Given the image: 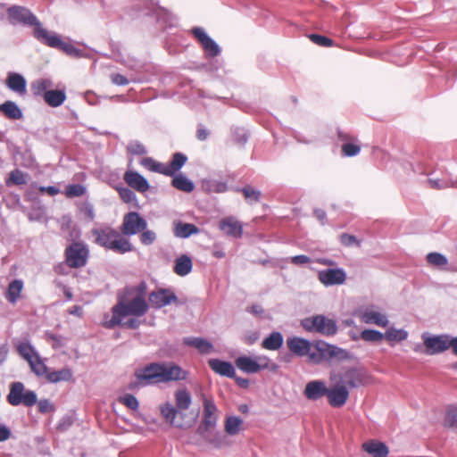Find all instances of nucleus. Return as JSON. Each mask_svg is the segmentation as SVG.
<instances>
[{
    "instance_id": "nucleus-1",
    "label": "nucleus",
    "mask_w": 457,
    "mask_h": 457,
    "mask_svg": "<svg viewBox=\"0 0 457 457\" xmlns=\"http://www.w3.org/2000/svg\"><path fill=\"white\" fill-rule=\"evenodd\" d=\"M135 380L129 384V389L135 390L151 384L184 380L187 372L177 364L151 363L135 371Z\"/></svg>"
},
{
    "instance_id": "nucleus-2",
    "label": "nucleus",
    "mask_w": 457,
    "mask_h": 457,
    "mask_svg": "<svg viewBox=\"0 0 457 457\" xmlns=\"http://www.w3.org/2000/svg\"><path fill=\"white\" fill-rule=\"evenodd\" d=\"M149 305L142 295H137L131 300H120L112 309V316L108 320L109 314H105L103 325L106 328H112L127 316L142 317L148 311Z\"/></svg>"
},
{
    "instance_id": "nucleus-3",
    "label": "nucleus",
    "mask_w": 457,
    "mask_h": 457,
    "mask_svg": "<svg viewBox=\"0 0 457 457\" xmlns=\"http://www.w3.org/2000/svg\"><path fill=\"white\" fill-rule=\"evenodd\" d=\"M92 235L97 245L115 253H126L133 250L129 240L123 237L122 233L109 226L92 229Z\"/></svg>"
},
{
    "instance_id": "nucleus-4",
    "label": "nucleus",
    "mask_w": 457,
    "mask_h": 457,
    "mask_svg": "<svg viewBox=\"0 0 457 457\" xmlns=\"http://www.w3.org/2000/svg\"><path fill=\"white\" fill-rule=\"evenodd\" d=\"M329 380L338 381L345 385L346 388L353 389L367 386L371 380V376L362 367H343L331 370Z\"/></svg>"
},
{
    "instance_id": "nucleus-5",
    "label": "nucleus",
    "mask_w": 457,
    "mask_h": 457,
    "mask_svg": "<svg viewBox=\"0 0 457 457\" xmlns=\"http://www.w3.org/2000/svg\"><path fill=\"white\" fill-rule=\"evenodd\" d=\"M6 400L12 406L31 407L37 403V396L34 391L27 390L22 382L16 381L10 384Z\"/></svg>"
},
{
    "instance_id": "nucleus-6",
    "label": "nucleus",
    "mask_w": 457,
    "mask_h": 457,
    "mask_svg": "<svg viewBox=\"0 0 457 457\" xmlns=\"http://www.w3.org/2000/svg\"><path fill=\"white\" fill-rule=\"evenodd\" d=\"M236 366L244 373L254 374L263 370H275L276 365L270 367V360L266 355L247 356L243 355L236 359Z\"/></svg>"
},
{
    "instance_id": "nucleus-7",
    "label": "nucleus",
    "mask_w": 457,
    "mask_h": 457,
    "mask_svg": "<svg viewBox=\"0 0 457 457\" xmlns=\"http://www.w3.org/2000/svg\"><path fill=\"white\" fill-rule=\"evenodd\" d=\"M301 325L306 331L316 332L324 336H334L337 331L336 321L324 315L307 317L302 320Z\"/></svg>"
},
{
    "instance_id": "nucleus-8",
    "label": "nucleus",
    "mask_w": 457,
    "mask_h": 457,
    "mask_svg": "<svg viewBox=\"0 0 457 457\" xmlns=\"http://www.w3.org/2000/svg\"><path fill=\"white\" fill-rule=\"evenodd\" d=\"M203 418L202 422L197 428V432L207 438L206 433L213 430L218 423V408L212 398L204 397L203 399Z\"/></svg>"
},
{
    "instance_id": "nucleus-9",
    "label": "nucleus",
    "mask_w": 457,
    "mask_h": 457,
    "mask_svg": "<svg viewBox=\"0 0 457 457\" xmlns=\"http://www.w3.org/2000/svg\"><path fill=\"white\" fill-rule=\"evenodd\" d=\"M347 353L335 345H331L323 342L318 343L312 347L311 345L310 353H307L309 361L312 363L318 364L327 358L332 357H345Z\"/></svg>"
},
{
    "instance_id": "nucleus-10",
    "label": "nucleus",
    "mask_w": 457,
    "mask_h": 457,
    "mask_svg": "<svg viewBox=\"0 0 457 457\" xmlns=\"http://www.w3.org/2000/svg\"><path fill=\"white\" fill-rule=\"evenodd\" d=\"M424 353L428 355H436L448 350V334L434 335L424 332L421 335Z\"/></svg>"
},
{
    "instance_id": "nucleus-11",
    "label": "nucleus",
    "mask_w": 457,
    "mask_h": 457,
    "mask_svg": "<svg viewBox=\"0 0 457 457\" xmlns=\"http://www.w3.org/2000/svg\"><path fill=\"white\" fill-rule=\"evenodd\" d=\"M66 262L71 268H80L87 264L88 249L82 242H74L65 250Z\"/></svg>"
},
{
    "instance_id": "nucleus-12",
    "label": "nucleus",
    "mask_w": 457,
    "mask_h": 457,
    "mask_svg": "<svg viewBox=\"0 0 457 457\" xmlns=\"http://www.w3.org/2000/svg\"><path fill=\"white\" fill-rule=\"evenodd\" d=\"M147 227L146 220L137 212H129L124 215L120 232L123 237L138 234Z\"/></svg>"
},
{
    "instance_id": "nucleus-13",
    "label": "nucleus",
    "mask_w": 457,
    "mask_h": 457,
    "mask_svg": "<svg viewBox=\"0 0 457 457\" xmlns=\"http://www.w3.org/2000/svg\"><path fill=\"white\" fill-rule=\"evenodd\" d=\"M329 381L331 386L328 388V403L334 408H340L344 406L349 399V389L345 387V385H343L338 381Z\"/></svg>"
},
{
    "instance_id": "nucleus-14",
    "label": "nucleus",
    "mask_w": 457,
    "mask_h": 457,
    "mask_svg": "<svg viewBox=\"0 0 457 457\" xmlns=\"http://www.w3.org/2000/svg\"><path fill=\"white\" fill-rule=\"evenodd\" d=\"M359 318L365 324L376 325L380 328H386L389 324L387 315L376 306H369L361 310Z\"/></svg>"
},
{
    "instance_id": "nucleus-15",
    "label": "nucleus",
    "mask_w": 457,
    "mask_h": 457,
    "mask_svg": "<svg viewBox=\"0 0 457 457\" xmlns=\"http://www.w3.org/2000/svg\"><path fill=\"white\" fill-rule=\"evenodd\" d=\"M10 22L12 24L21 23L27 26H35L37 18L26 7L14 5L7 10Z\"/></svg>"
},
{
    "instance_id": "nucleus-16",
    "label": "nucleus",
    "mask_w": 457,
    "mask_h": 457,
    "mask_svg": "<svg viewBox=\"0 0 457 457\" xmlns=\"http://www.w3.org/2000/svg\"><path fill=\"white\" fill-rule=\"evenodd\" d=\"M148 301L151 307L161 309L169 304L178 303V297L172 290L161 288L151 292L148 295Z\"/></svg>"
},
{
    "instance_id": "nucleus-17",
    "label": "nucleus",
    "mask_w": 457,
    "mask_h": 457,
    "mask_svg": "<svg viewBox=\"0 0 457 457\" xmlns=\"http://www.w3.org/2000/svg\"><path fill=\"white\" fill-rule=\"evenodd\" d=\"M318 278L325 287L343 285L346 280V272L342 268L320 270Z\"/></svg>"
},
{
    "instance_id": "nucleus-18",
    "label": "nucleus",
    "mask_w": 457,
    "mask_h": 457,
    "mask_svg": "<svg viewBox=\"0 0 457 457\" xmlns=\"http://www.w3.org/2000/svg\"><path fill=\"white\" fill-rule=\"evenodd\" d=\"M33 35L40 43L52 48H56L62 38L60 35L45 29L39 21L34 26Z\"/></svg>"
},
{
    "instance_id": "nucleus-19",
    "label": "nucleus",
    "mask_w": 457,
    "mask_h": 457,
    "mask_svg": "<svg viewBox=\"0 0 457 457\" xmlns=\"http://www.w3.org/2000/svg\"><path fill=\"white\" fill-rule=\"evenodd\" d=\"M328 386L322 380H312L304 387L303 395L310 401H317L327 396Z\"/></svg>"
},
{
    "instance_id": "nucleus-20",
    "label": "nucleus",
    "mask_w": 457,
    "mask_h": 457,
    "mask_svg": "<svg viewBox=\"0 0 457 457\" xmlns=\"http://www.w3.org/2000/svg\"><path fill=\"white\" fill-rule=\"evenodd\" d=\"M185 345L195 348L200 354L208 355L215 352L212 342L199 337H187L183 338Z\"/></svg>"
},
{
    "instance_id": "nucleus-21",
    "label": "nucleus",
    "mask_w": 457,
    "mask_h": 457,
    "mask_svg": "<svg viewBox=\"0 0 457 457\" xmlns=\"http://www.w3.org/2000/svg\"><path fill=\"white\" fill-rule=\"evenodd\" d=\"M123 179L128 184V186L139 193H145L148 191L150 187L147 179L134 170H127L124 173Z\"/></svg>"
},
{
    "instance_id": "nucleus-22",
    "label": "nucleus",
    "mask_w": 457,
    "mask_h": 457,
    "mask_svg": "<svg viewBox=\"0 0 457 457\" xmlns=\"http://www.w3.org/2000/svg\"><path fill=\"white\" fill-rule=\"evenodd\" d=\"M311 345L309 340L298 337H290L287 339V348L297 356H306L310 353Z\"/></svg>"
},
{
    "instance_id": "nucleus-23",
    "label": "nucleus",
    "mask_w": 457,
    "mask_h": 457,
    "mask_svg": "<svg viewBox=\"0 0 457 457\" xmlns=\"http://www.w3.org/2000/svg\"><path fill=\"white\" fill-rule=\"evenodd\" d=\"M220 228L227 236L238 238L242 236L243 226L235 217H227L220 221Z\"/></svg>"
},
{
    "instance_id": "nucleus-24",
    "label": "nucleus",
    "mask_w": 457,
    "mask_h": 457,
    "mask_svg": "<svg viewBox=\"0 0 457 457\" xmlns=\"http://www.w3.org/2000/svg\"><path fill=\"white\" fill-rule=\"evenodd\" d=\"M209 367L215 373L230 378H236V370L232 363L219 359H210L208 361Z\"/></svg>"
},
{
    "instance_id": "nucleus-25",
    "label": "nucleus",
    "mask_w": 457,
    "mask_h": 457,
    "mask_svg": "<svg viewBox=\"0 0 457 457\" xmlns=\"http://www.w3.org/2000/svg\"><path fill=\"white\" fill-rule=\"evenodd\" d=\"M5 84L10 90L17 93L18 95L23 96L27 92V81L20 73L9 72Z\"/></svg>"
},
{
    "instance_id": "nucleus-26",
    "label": "nucleus",
    "mask_w": 457,
    "mask_h": 457,
    "mask_svg": "<svg viewBox=\"0 0 457 457\" xmlns=\"http://www.w3.org/2000/svg\"><path fill=\"white\" fill-rule=\"evenodd\" d=\"M361 448L371 457H386L389 453V449L386 444L374 439L364 442Z\"/></svg>"
},
{
    "instance_id": "nucleus-27",
    "label": "nucleus",
    "mask_w": 457,
    "mask_h": 457,
    "mask_svg": "<svg viewBox=\"0 0 457 457\" xmlns=\"http://www.w3.org/2000/svg\"><path fill=\"white\" fill-rule=\"evenodd\" d=\"M160 411L163 419L171 426L182 428V424L176 422L175 420L179 411L172 403L166 402L165 403L162 404L160 406Z\"/></svg>"
},
{
    "instance_id": "nucleus-28",
    "label": "nucleus",
    "mask_w": 457,
    "mask_h": 457,
    "mask_svg": "<svg viewBox=\"0 0 457 457\" xmlns=\"http://www.w3.org/2000/svg\"><path fill=\"white\" fill-rule=\"evenodd\" d=\"M187 156L181 153L173 154L169 164H164V171L166 176H174L187 162Z\"/></svg>"
},
{
    "instance_id": "nucleus-29",
    "label": "nucleus",
    "mask_w": 457,
    "mask_h": 457,
    "mask_svg": "<svg viewBox=\"0 0 457 457\" xmlns=\"http://www.w3.org/2000/svg\"><path fill=\"white\" fill-rule=\"evenodd\" d=\"M0 112L10 120H20L23 117L21 109L15 102L11 100L0 104Z\"/></svg>"
},
{
    "instance_id": "nucleus-30",
    "label": "nucleus",
    "mask_w": 457,
    "mask_h": 457,
    "mask_svg": "<svg viewBox=\"0 0 457 457\" xmlns=\"http://www.w3.org/2000/svg\"><path fill=\"white\" fill-rule=\"evenodd\" d=\"M24 284L21 279L12 280L7 287V290L4 294L6 300L12 303L15 304L19 298L21 297V291L23 290Z\"/></svg>"
},
{
    "instance_id": "nucleus-31",
    "label": "nucleus",
    "mask_w": 457,
    "mask_h": 457,
    "mask_svg": "<svg viewBox=\"0 0 457 457\" xmlns=\"http://www.w3.org/2000/svg\"><path fill=\"white\" fill-rule=\"evenodd\" d=\"M201 185L202 188L207 193L221 194L228 189L227 182L218 179H203Z\"/></svg>"
},
{
    "instance_id": "nucleus-32",
    "label": "nucleus",
    "mask_w": 457,
    "mask_h": 457,
    "mask_svg": "<svg viewBox=\"0 0 457 457\" xmlns=\"http://www.w3.org/2000/svg\"><path fill=\"white\" fill-rule=\"evenodd\" d=\"M45 102L51 107H59L66 100L64 90H48L44 94Z\"/></svg>"
},
{
    "instance_id": "nucleus-33",
    "label": "nucleus",
    "mask_w": 457,
    "mask_h": 457,
    "mask_svg": "<svg viewBox=\"0 0 457 457\" xmlns=\"http://www.w3.org/2000/svg\"><path fill=\"white\" fill-rule=\"evenodd\" d=\"M15 346L18 353L28 362L38 354L29 341H19L16 343Z\"/></svg>"
},
{
    "instance_id": "nucleus-34",
    "label": "nucleus",
    "mask_w": 457,
    "mask_h": 457,
    "mask_svg": "<svg viewBox=\"0 0 457 457\" xmlns=\"http://www.w3.org/2000/svg\"><path fill=\"white\" fill-rule=\"evenodd\" d=\"M243 420L237 416H228L224 421L225 432L229 436L237 435L243 427Z\"/></svg>"
},
{
    "instance_id": "nucleus-35",
    "label": "nucleus",
    "mask_w": 457,
    "mask_h": 457,
    "mask_svg": "<svg viewBox=\"0 0 457 457\" xmlns=\"http://www.w3.org/2000/svg\"><path fill=\"white\" fill-rule=\"evenodd\" d=\"M192 261L187 255H181L175 261L174 272L181 277L189 274L192 270Z\"/></svg>"
},
{
    "instance_id": "nucleus-36",
    "label": "nucleus",
    "mask_w": 457,
    "mask_h": 457,
    "mask_svg": "<svg viewBox=\"0 0 457 457\" xmlns=\"http://www.w3.org/2000/svg\"><path fill=\"white\" fill-rule=\"evenodd\" d=\"M171 185L176 189L186 192V193H190L195 188L194 183L182 173L173 176Z\"/></svg>"
},
{
    "instance_id": "nucleus-37",
    "label": "nucleus",
    "mask_w": 457,
    "mask_h": 457,
    "mask_svg": "<svg viewBox=\"0 0 457 457\" xmlns=\"http://www.w3.org/2000/svg\"><path fill=\"white\" fill-rule=\"evenodd\" d=\"M283 336L279 332H272L262 343V348L270 351L278 350L283 345Z\"/></svg>"
},
{
    "instance_id": "nucleus-38",
    "label": "nucleus",
    "mask_w": 457,
    "mask_h": 457,
    "mask_svg": "<svg viewBox=\"0 0 457 457\" xmlns=\"http://www.w3.org/2000/svg\"><path fill=\"white\" fill-rule=\"evenodd\" d=\"M199 229L191 223H175L174 235L177 237L187 238L192 235L197 234Z\"/></svg>"
},
{
    "instance_id": "nucleus-39",
    "label": "nucleus",
    "mask_w": 457,
    "mask_h": 457,
    "mask_svg": "<svg viewBox=\"0 0 457 457\" xmlns=\"http://www.w3.org/2000/svg\"><path fill=\"white\" fill-rule=\"evenodd\" d=\"M176 407L179 411H186L192 403V397L187 389H179L175 392Z\"/></svg>"
},
{
    "instance_id": "nucleus-40",
    "label": "nucleus",
    "mask_w": 457,
    "mask_h": 457,
    "mask_svg": "<svg viewBox=\"0 0 457 457\" xmlns=\"http://www.w3.org/2000/svg\"><path fill=\"white\" fill-rule=\"evenodd\" d=\"M28 182V174L19 169L12 170L5 180L7 187L25 185Z\"/></svg>"
},
{
    "instance_id": "nucleus-41",
    "label": "nucleus",
    "mask_w": 457,
    "mask_h": 457,
    "mask_svg": "<svg viewBox=\"0 0 457 457\" xmlns=\"http://www.w3.org/2000/svg\"><path fill=\"white\" fill-rule=\"evenodd\" d=\"M237 191L243 193L245 201L249 204H254L260 202L262 192L252 186L247 185L243 188H237Z\"/></svg>"
},
{
    "instance_id": "nucleus-42",
    "label": "nucleus",
    "mask_w": 457,
    "mask_h": 457,
    "mask_svg": "<svg viewBox=\"0 0 457 457\" xmlns=\"http://www.w3.org/2000/svg\"><path fill=\"white\" fill-rule=\"evenodd\" d=\"M46 378L52 383L69 381L72 378V372L70 369L64 368L57 371L48 372Z\"/></svg>"
},
{
    "instance_id": "nucleus-43",
    "label": "nucleus",
    "mask_w": 457,
    "mask_h": 457,
    "mask_svg": "<svg viewBox=\"0 0 457 457\" xmlns=\"http://www.w3.org/2000/svg\"><path fill=\"white\" fill-rule=\"evenodd\" d=\"M53 86V83L48 79H39L34 81L31 84V91L34 94V96H43L46 92L48 91V88H50Z\"/></svg>"
},
{
    "instance_id": "nucleus-44",
    "label": "nucleus",
    "mask_w": 457,
    "mask_h": 457,
    "mask_svg": "<svg viewBox=\"0 0 457 457\" xmlns=\"http://www.w3.org/2000/svg\"><path fill=\"white\" fill-rule=\"evenodd\" d=\"M32 372L37 376H47V367L40 357L39 353L28 362Z\"/></svg>"
},
{
    "instance_id": "nucleus-45",
    "label": "nucleus",
    "mask_w": 457,
    "mask_h": 457,
    "mask_svg": "<svg viewBox=\"0 0 457 457\" xmlns=\"http://www.w3.org/2000/svg\"><path fill=\"white\" fill-rule=\"evenodd\" d=\"M387 341H403L406 340L409 334L403 328H389L384 334Z\"/></svg>"
},
{
    "instance_id": "nucleus-46",
    "label": "nucleus",
    "mask_w": 457,
    "mask_h": 457,
    "mask_svg": "<svg viewBox=\"0 0 457 457\" xmlns=\"http://www.w3.org/2000/svg\"><path fill=\"white\" fill-rule=\"evenodd\" d=\"M140 164L150 171L165 175L164 163L156 162L151 157L143 158Z\"/></svg>"
},
{
    "instance_id": "nucleus-47",
    "label": "nucleus",
    "mask_w": 457,
    "mask_h": 457,
    "mask_svg": "<svg viewBox=\"0 0 457 457\" xmlns=\"http://www.w3.org/2000/svg\"><path fill=\"white\" fill-rule=\"evenodd\" d=\"M361 338L366 342H380L385 336L378 330L367 328L361 332Z\"/></svg>"
},
{
    "instance_id": "nucleus-48",
    "label": "nucleus",
    "mask_w": 457,
    "mask_h": 457,
    "mask_svg": "<svg viewBox=\"0 0 457 457\" xmlns=\"http://www.w3.org/2000/svg\"><path fill=\"white\" fill-rule=\"evenodd\" d=\"M56 49L63 51L66 54H68L70 56H74V57H83L84 56L82 50L76 48L71 43L62 41V38H61L60 44L56 47Z\"/></svg>"
},
{
    "instance_id": "nucleus-49",
    "label": "nucleus",
    "mask_w": 457,
    "mask_h": 457,
    "mask_svg": "<svg viewBox=\"0 0 457 457\" xmlns=\"http://www.w3.org/2000/svg\"><path fill=\"white\" fill-rule=\"evenodd\" d=\"M444 424L447 428L457 430V406H452L447 409Z\"/></svg>"
},
{
    "instance_id": "nucleus-50",
    "label": "nucleus",
    "mask_w": 457,
    "mask_h": 457,
    "mask_svg": "<svg viewBox=\"0 0 457 457\" xmlns=\"http://www.w3.org/2000/svg\"><path fill=\"white\" fill-rule=\"evenodd\" d=\"M427 262L435 267L442 268L445 267L448 261L447 258L442 253L434 252L427 255Z\"/></svg>"
},
{
    "instance_id": "nucleus-51",
    "label": "nucleus",
    "mask_w": 457,
    "mask_h": 457,
    "mask_svg": "<svg viewBox=\"0 0 457 457\" xmlns=\"http://www.w3.org/2000/svg\"><path fill=\"white\" fill-rule=\"evenodd\" d=\"M126 149L130 155H144L147 153L145 146L137 140L129 142Z\"/></svg>"
},
{
    "instance_id": "nucleus-52",
    "label": "nucleus",
    "mask_w": 457,
    "mask_h": 457,
    "mask_svg": "<svg viewBox=\"0 0 457 457\" xmlns=\"http://www.w3.org/2000/svg\"><path fill=\"white\" fill-rule=\"evenodd\" d=\"M118 401L132 411H137L139 408V402L133 395L126 394L120 396Z\"/></svg>"
},
{
    "instance_id": "nucleus-53",
    "label": "nucleus",
    "mask_w": 457,
    "mask_h": 457,
    "mask_svg": "<svg viewBox=\"0 0 457 457\" xmlns=\"http://www.w3.org/2000/svg\"><path fill=\"white\" fill-rule=\"evenodd\" d=\"M202 46L205 53L211 57L217 56L220 51L219 46L211 37L206 42H203Z\"/></svg>"
},
{
    "instance_id": "nucleus-54",
    "label": "nucleus",
    "mask_w": 457,
    "mask_h": 457,
    "mask_svg": "<svg viewBox=\"0 0 457 457\" xmlns=\"http://www.w3.org/2000/svg\"><path fill=\"white\" fill-rule=\"evenodd\" d=\"M85 187L79 184L69 185L65 190V194L68 197L81 196L85 194Z\"/></svg>"
},
{
    "instance_id": "nucleus-55",
    "label": "nucleus",
    "mask_w": 457,
    "mask_h": 457,
    "mask_svg": "<svg viewBox=\"0 0 457 457\" xmlns=\"http://www.w3.org/2000/svg\"><path fill=\"white\" fill-rule=\"evenodd\" d=\"M120 198L128 204H137V199L136 194L129 188L122 187L119 189Z\"/></svg>"
},
{
    "instance_id": "nucleus-56",
    "label": "nucleus",
    "mask_w": 457,
    "mask_h": 457,
    "mask_svg": "<svg viewBox=\"0 0 457 457\" xmlns=\"http://www.w3.org/2000/svg\"><path fill=\"white\" fill-rule=\"evenodd\" d=\"M361 151V147L353 143H345L342 145V153L345 156L353 157L357 155Z\"/></svg>"
},
{
    "instance_id": "nucleus-57",
    "label": "nucleus",
    "mask_w": 457,
    "mask_h": 457,
    "mask_svg": "<svg viewBox=\"0 0 457 457\" xmlns=\"http://www.w3.org/2000/svg\"><path fill=\"white\" fill-rule=\"evenodd\" d=\"M309 38L311 39L312 42H313L314 44L320 46H333V41L330 38H328L325 36H322V35L311 34L309 36Z\"/></svg>"
},
{
    "instance_id": "nucleus-58",
    "label": "nucleus",
    "mask_w": 457,
    "mask_h": 457,
    "mask_svg": "<svg viewBox=\"0 0 457 457\" xmlns=\"http://www.w3.org/2000/svg\"><path fill=\"white\" fill-rule=\"evenodd\" d=\"M140 241L145 245H150L156 240V234L153 230L144 229L141 231Z\"/></svg>"
},
{
    "instance_id": "nucleus-59",
    "label": "nucleus",
    "mask_w": 457,
    "mask_h": 457,
    "mask_svg": "<svg viewBox=\"0 0 457 457\" xmlns=\"http://www.w3.org/2000/svg\"><path fill=\"white\" fill-rule=\"evenodd\" d=\"M211 432L212 431L206 433L207 438H204V439L207 440L210 444H212L214 447H217V448L221 447L223 445V444H222L223 439H222V436L220 435V433L215 432L214 434L212 435Z\"/></svg>"
},
{
    "instance_id": "nucleus-60",
    "label": "nucleus",
    "mask_w": 457,
    "mask_h": 457,
    "mask_svg": "<svg viewBox=\"0 0 457 457\" xmlns=\"http://www.w3.org/2000/svg\"><path fill=\"white\" fill-rule=\"evenodd\" d=\"M38 411L41 413H48L54 411V406L52 404V403L47 399H43L37 402Z\"/></svg>"
},
{
    "instance_id": "nucleus-61",
    "label": "nucleus",
    "mask_w": 457,
    "mask_h": 457,
    "mask_svg": "<svg viewBox=\"0 0 457 457\" xmlns=\"http://www.w3.org/2000/svg\"><path fill=\"white\" fill-rule=\"evenodd\" d=\"M340 241L345 246L360 245L358 239L354 236L349 234H342Z\"/></svg>"
},
{
    "instance_id": "nucleus-62",
    "label": "nucleus",
    "mask_w": 457,
    "mask_h": 457,
    "mask_svg": "<svg viewBox=\"0 0 457 457\" xmlns=\"http://www.w3.org/2000/svg\"><path fill=\"white\" fill-rule=\"evenodd\" d=\"M192 32L194 36L197 38V40L201 43V45L203 44V42H206L210 38V37L202 28H194L192 29Z\"/></svg>"
},
{
    "instance_id": "nucleus-63",
    "label": "nucleus",
    "mask_w": 457,
    "mask_h": 457,
    "mask_svg": "<svg viewBox=\"0 0 457 457\" xmlns=\"http://www.w3.org/2000/svg\"><path fill=\"white\" fill-rule=\"evenodd\" d=\"M111 81L117 86H125L129 84V79L119 73L112 74Z\"/></svg>"
},
{
    "instance_id": "nucleus-64",
    "label": "nucleus",
    "mask_w": 457,
    "mask_h": 457,
    "mask_svg": "<svg viewBox=\"0 0 457 457\" xmlns=\"http://www.w3.org/2000/svg\"><path fill=\"white\" fill-rule=\"evenodd\" d=\"M310 262H311L310 257H308L307 255H303V254L295 255V256L291 257V262L295 265H303V264L309 263Z\"/></svg>"
}]
</instances>
